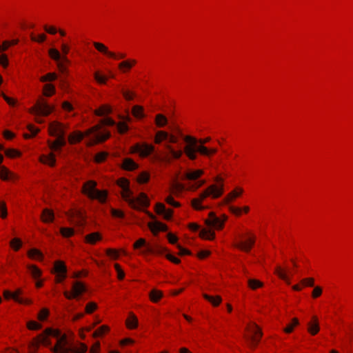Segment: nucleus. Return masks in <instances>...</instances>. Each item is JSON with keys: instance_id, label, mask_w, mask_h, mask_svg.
<instances>
[{"instance_id": "1", "label": "nucleus", "mask_w": 353, "mask_h": 353, "mask_svg": "<svg viewBox=\"0 0 353 353\" xmlns=\"http://www.w3.org/2000/svg\"><path fill=\"white\" fill-rule=\"evenodd\" d=\"M52 336L57 339V343L54 347H51L52 352L54 353H85L88 347L83 343H79L78 346H74L67 339V336L61 334L59 330L47 328L45 331L34 339L29 345L32 350H37L40 344L46 346H50L51 341L48 339Z\"/></svg>"}, {"instance_id": "2", "label": "nucleus", "mask_w": 353, "mask_h": 353, "mask_svg": "<svg viewBox=\"0 0 353 353\" xmlns=\"http://www.w3.org/2000/svg\"><path fill=\"white\" fill-rule=\"evenodd\" d=\"M184 140L188 143L184 148V152L187 157L191 160L196 159V152L205 156H210V154L216 152V149H208L203 145L205 143L210 141V137L197 140L190 136H186L185 137Z\"/></svg>"}, {"instance_id": "3", "label": "nucleus", "mask_w": 353, "mask_h": 353, "mask_svg": "<svg viewBox=\"0 0 353 353\" xmlns=\"http://www.w3.org/2000/svg\"><path fill=\"white\" fill-rule=\"evenodd\" d=\"M110 134L105 130H101L100 126L96 125L82 133L79 131L74 132L68 137V141L71 144L80 142L85 137H89L91 144L102 142L108 139Z\"/></svg>"}, {"instance_id": "4", "label": "nucleus", "mask_w": 353, "mask_h": 353, "mask_svg": "<svg viewBox=\"0 0 353 353\" xmlns=\"http://www.w3.org/2000/svg\"><path fill=\"white\" fill-rule=\"evenodd\" d=\"M223 182L221 178L216 179V183L209 186L205 191L201 192L199 198L194 199L192 201V206L196 210H202L204 208L201 205L202 200L208 196L213 198L219 197L223 193Z\"/></svg>"}, {"instance_id": "5", "label": "nucleus", "mask_w": 353, "mask_h": 353, "mask_svg": "<svg viewBox=\"0 0 353 353\" xmlns=\"http://www.w3.org/2000/svg\"><path fill=\"white\" fill-rule=\"evenodd\" d=\"M49 132L52 136L57 137V139L50 144L52 150H57L66 144L64 130L60 123H51L49 126Z\"/></svg>"}, {"instance_id": "6", "label": "nucleus", "mask_w": 353, "mask_h": 353, "mask_svg": "<svg viewBox=\"0 0 353 353\" xmlns=\"http://www.w3.org/2000/svg\"><path fill=\"white\" fill-rule=\"evenodd\" d=\"M97 183L94 181H89L84 183L83 192L89 198L97 199L101 203H105L107 197L105 191H101L96 189Z\"/></svg>"}, {"instance_id": "7", "label": "nucleus", "mask_w": 353, "mask_h": 353, "mask_svg": "<svg viewBox=\"0 0 353 353\" xmlns=\"http://www.w3.org/2000/svg\"><path fill=\"white\" fill-rule=\"evenodd\" d=\"M262 334L259 328L254 323H249L244 326V340L245 338L252 343L256 344L261 336Z\"/></svg>"}, {"instance_id": "8", "label": "nucleus", "mask_w": 353, "mask_h": 353, "mask_svg": "<svg viewBox=\"0 0 353 353\" xmlns=\"http://www.w3.org/2000/svg\"><path fill=\"white\" fill-rule=\"evenodd\" d=\"M49 56L57 63V67L61 73L67 72L65 64L69 63L70 61L66 56H61L59 51L56 48H50L48 50Z\"/></svg>"}, {"instance_id": "9", "label": "nucleus", "mask_w": 353, "mask_h": 353, "mask_svg": "<svg viewBox=\"0 0 353 353\" xmlns=\"http://www.w3.org/2000/svg\"><path fill=\"white\" fill-rule=\"evenodd\" d=\"M124 200L134 209H137L140 206H147L149 204L148 196L144 193H141L136 198L132 196V194H130V196H124Z\"/></svg>"}, {"instance_id": "10", "label": "nucleus", "mask_w": 353, "mask_h": 353, "mask_svg": "<svg viewBox=\"0 0 353 353\" xmlns=\"http://www.w3.org/2000/svg\"><path fill=\"white\" fill-rule=\"evenodd\" d=\"M52 110L53 108L50 106L44 99H41L30 110V112L37 116H48Z\"/></svg>"}, {"instance_id": "11", "label": "nucleus", "mask_w": 353, "mask_h": 353, "mask_svg": "<svg viewBox=\"0 0 353 353\" xmlns=\"http://www.w3.org/2000/svg\"><path fill=\"white\" fill-rule=\"evenodd\" d=\"M225 221V217H219L214 212H210L208 219L205 220V224L209 228L220 230L223 228Z\"/></svg>"}, {"instance_id": "12", "label": "nucleus", "mask_w": 353, "mask_h": 353, "mask_svg": "<svg viewBox=\"0 0 353 353\" xmlns=\"http://www.w3.org/2000/svg\"><path fill=\"white\" fill-rule=\"evenodd\" d=\"M86 291L85 286L79 281L74 282L72 285V292L70 293L68 291L64 292V296L68 299L77 298L81 294Z\"/></svg>"}, {"instance_id": "13", "label": "nucleus", "mask_w": 353, "mask_h": 353, "mask_svg": "<svg viewBox=\"0 0 353 353\" xmlns=\"http://www.w3.org/2000/svg\"><path fill=\"white\" fill-rule=\"evenodd\" d=\"M154 148L153 145L148 144V143H138L136 144L133 147V150L134 152H137L140 156L143 157H148L152 152H153Z\"/></svg>"}, {"instance_id": "14", "label": "nucleus", "mask_w": 353, "mask_h": 353, "mask_svg": "<svg viewBox=\"0 0 353 353\" xmlns=\"http://www.w3.org/2000/svg\"><path fill=\"white\" fill-rule=\"evenodd\" d=\"M54 272L57 274V282L60 283L66 277L67 268L63 262L58 261L54 263Z\"/></svg>"}, {"instance_id": "15", "label": "nucleus", "mask_w": 353, "mask_h": 353, "mask_svg": "<svg viewBox=\"0 0 353 353\" xmlns=\"http://www.w3.org/2000/svg\"><path fill=\"white\" fill-rule=\"evenodd\" d=\"M93 45L99 52L108 56L109 57L113 59H123L125 57V54L123 53H120L117 55L115 53L109 51L108 48L102 43L94 42Z\"/></svg>"}, {"instance_id": "16", "label": "nucleus", "mask_w": 353, "mask_h": 353, "mask_svg": "<svg viewBox=\"0 0 353 353\" xmlns=\"http://www.w3.org/2000/svg\"><path fill=\"white\" fill-rule=\"evenodd\" d=\"M256 236L248 231L244 230V252H249L254 245Z\"/></svg>"}, {"instance_id": "17", "label": "nucleus", "mask_w": 353, "mask_h": 353, "mask_svg": "<svg viewBox=\"0 0 353 353\" xmlns=\"http://www.w3.org/2000/svg\"><path fill=\"white\" fill-rule=\"evenodd\" d=\"M156 212L158 214L162 215L165 219L169 220L172 216L173 211L167 209L163 203H159L156 205Z\"/></svg>"}, {"instance_id": "18", "label": "nucleus", "mask_w": 353, "mask_h": 353, "mask_svg": "<svg viewBox=\"0 0 353 353\" xmlns=\"http://www.w3.org/2000/svg\"><path fill=\"white\" fill-rule=\"evenodd\" d=\"M118 185L122 189V197L124 199V196H130L132 194L130 190V183L128 180L125 179H120L117 182Z\"/></svg>"}, {"instance_id": "19", "label": "nucleus", "mask_w": 353, "mask_h": 353, "mask_svg": "<svg viewBox=\"0 0 353 353\" xmlns=\"http://www.w3.org/2000/svg\"><path fill=\"white\" fill-rule=\"evenodd\" d=\"M3 296L6 299H12L14 301L21 304H30L32 303L29 299H18L17 296H13L12 292L9 290H4Z\"/></svg>"}, {"instance_id": "20", "label": "nucleus", "mask_w": 353, "mask_h": 353, "mask_svg": "<svg viewBox=\"0 0 353 353\" xmlns=\"http://www.w3.org/2000/svg\"><path fill=\"white\" fill-rule=\"evenodd\" d=\"M102 237L99 232H92L85 236V241L89 244L94 245L101 240Z\"/></svg>"}, {"instance_id": "21", "label": "nucleus", "mask_w": 353, "mask_h": 353, "mask_svg": "<svg viewBox=\"0 0 353 353\" xmlns=\"http://www.w3.org/2000/svg\"><path fill=\"white\" fill-rule=\"evenodd\" d=\"M137 61L134 59H129L124 61L121 62L119 64V68L123 72H125L127 70L132 68L133 65L136 64Z\"/></svg>"}, {"instance_id": "22", "label": "nucleus", "mask_w": 353, "mask_h": 353, "mask_svg": "<svg viewBox=\"0 0 353 353\" xmlns=\"http://www.w3.org/2000/svg\"><path fill=\"white\" fill-rule=\"evenodd\" d=\"M308 331L312 335H315L319 331L318 319L316 316H313L312 322L308 323Z\"/></svg>"}, {"instance_id": "23", "label": "nucleus", "mask_w": 353, "mask_h": 353, "mask_svg": "<svg viewBox=\"0 0 353 353\" xmlns=\"http://www.w3.org/2000/svg\"><path fill=\"white\" fill-rule=\"evenodd\" d=\"M54 218L53 211L49 209H44L41 214V219L45 223L52 222Z\"/></svg>"}, {"instance_id": "24", "label": "nucleus", "mask_w": 353, "mask_h": 353, "mask_svg": "<svg viewBox=\"0 0 353 353\" xmlns=\"http://www.w3.org/2000/svg\"><path fill=\"white\" fill-rule=\"evenodd\" d=\"M122 167L124 170L131 171L137 168V164L132 159L126 158L123 161Z\"/></svg>"}, {"instance_id": "25", "label": "nucleus", "mask_w": 353, "mask_h": 353, "mask_svg": "<svg viewBox=\"0 0 353 353\" xmlns=\"http://www.w3.org/2000/svg\"><path fill=\"white\" fill-rule=\"evenodd\" d=\"M203 174L201 170H190L185 174V178L188 180H196Z\"/></svg>"}, {"instance_id": "26", "label": "nucleus", "mask_w": 353, "mask_h": 353, "mask_svg": "<svg viewBox=\"0 0 353 353\" xmlns=\"http://www.w3.org/2000/svg\"><path fill=\"white\" fill-rule=\"evenodd\" d=\"M150 229L153 232H158L159 231H166L168 230L167 225L159 221H156L150 225Z\"/></svg>"}, {"instance_id": "27", "label": "nucleus", "mask_w": 353, "mask_h": 353, "mask_svg": "<svg viewBox=\"0 0 353 353\" xmlns=\"http://www.w3.org/2000/svg\"><path fill=\"white\" fill-rule=\"evenodd\" d=\"M41 161L43 163L48 164L50 166H54L55 164V157L53 154L49 155H43L41 157Z\"/></svg>"}, {"instance_id": "28", "label": "nucleus", "mask_w": 353, "mask_h": 353, "mask_svg": "<svg viewBox=\"0 0 353 353\" xmlns=\"http://www.w3.org/2000/svg\"><path fill=\"white\" fill-rule=\"evenodd\" d=\"M203 296L204 297L205 299L210 301L214 306L219 305L222 300L221 296H216L214 297V296H210L207 294H203Z\"/></svg>"}, {"instance_id": "29", "label": "nucleus", "mask_w": 353, "mask_h": 353, "mask_svg": "<svg viewBox=\"0 0 353 353\" xmlns=\"http://www.w3.org/2000/svg\"><path fill=\"white\" fill-rule=\"evenodd\" d=\"M126 325L130 329H134L137 327L138 320L133 314H130V316L126 321Z\"/></svg>"}, {"instance_id": "30", "label": "nucleus", "mask_w": 353, "mask_h": 353, "mask_svg": "<svg viewBox=\"0 0 353 353\" xmlns=\"http://www.w3.org/2000/svg\"><path fill=\"white\" fill-rule=\"evenodd\" d=\"M169 134L165 131H158L156 134L154 141L156 143H160L163 140H167Z\"/></svg>"}, {"instance_id": "31", "label": "nucleus", "mask_w": 353, "mask_h": 353, "mask_svg": "<svg viewBox=\"0 0 353 353\" xmlns=\"http://www.w3.org/2000/svg\"><path fill=\"white\" fill-rule=\"evenodd\" d=\"M155 123L158 127L161 128L168 123V119L163 114H158L156 116Z\"/></svg>"}, {"instance_id": "32", "label": "nucleus", "mask_w": 353, "mask_h": 353, "mask_svg": "<svg viewBox=\"0 0 353 353\" xmlns=\"http://www.w3.org/2000/svg\"><path fill=\"white\" fill-rule=\"evenodd\" d=\"M28 270L30 272L32 276L34 279H37L41 276V271L34 265H30L28 266Z\"/></svg>"}, {"instance_id": "33", "label": "nucleus", "mask_w": 353, "mask_h": 353, "mask_svg": "<svg viewBox=\"0 0 353 353\" xmlns=\"http://www.w3.org/2000/svg\"><path fill=\"white\" fill-rule=\"evenodd\" d=\"M28 255L30 258L37 259L39 260H41L43 258L42 253L39 250H38L35 248L30 250L28 252Z\"/></svg>"}, {"instance_id": "34", "label": "nucleus", "mask_w": 353, "mask_h": 353, "mask_svg": "<svg viewBox=\"0 0 353 353\" xmlns=\"http://www.w3.org/2000/svg\"><path fill=\"white\" fill-rule=\"evenodd\" d=\"M19 42L18 39L12 41H4L2 45H0V52L6 50L10 46L16 45Z\"/></svg>"}, {"instance_id": "35", "label": "nucleus", "mask_w": 353, "mask_h": 353, "mask_svg": "<svg viewBox=\"0 0 353 353\" xmlns=\"http://www.w3.org/2000/svg\"><path fill=\"white\" fill-rule=\"evenodd\" d=\"M55 92V88L52 84H46L43 87V94L46 97H50Z\"/></svg>"}, {"instance_id": "36", "label": "nucleus", "mask_w": 353, "mask_h": 353, "mask_svg": "<svg viewBox=\"0 0 353 353\" xmlns=\"http://www.w3.org/2000/svg\"><path fill=\"white\" fill-rule=\"evenodd\" d=\"M132 114L138 119L143 117L144 114L143 108L139 105H134L132 108Z\"/></svg>"}, {"instance_id": "37", "label": "nucleus", "mask_w": 353, "mask_h": 353, "mask_svg": "<svg viewBox=\"0 0 353 353\" xmlns=\"http://www.w3.org/2000/svg\"><path fill=\"white\" fill-rule=\"evenodd\" d=\"M248 284L250 288L252 290H256L258 288L263 286V283L256 279H250L248 281Z\"/></svg>"}, {"instance_id": "38", "label": "nucleus", "mask_w": 353, "mask_h": 353, "mask_svg": "<svg viewBox=\"0 0 353 353\" xmlns=\"http://www.w3.org/2000/svg\"><path fill=\"white\" fill-rule=\"evenodd\" d=\"M111 108L108 105H103L96 110V114L98 116H103L110 113Z\"/></svg>"}, {"instance_id": "39", "label": "nucleus", "mask_w": 353, "mask_h": 353, "mask_svg": "<svg viewBox=\"0 0 353 353\" xmlns=\"http://www.w3.org/2000/svg\"><path fill=\"white\" fill-rule=\"evenodd\" d=\"M165 148L168 150L170 154L174 159H179L183 154L181 150L176 151L170 145H165Z\"/></svg>"}, {"instance_id": "40", "label": "nucleus", "mask_w": 353, "mask_h": 353, "mask_svg": "<svg viewBox=\"0 0 353 353\" xmlns=\"http://www.w3.org/2000/svg\"><path fill=\"white\" fill-rule=\"evenodd\" d=\"M161 292L157 290H153L150 293V298L153 302H157L161 298Z\"/></svg>"}, {"instance_id": "41", "label": "nucleus", "mask_w": 353, "mask_h": 353, "mask_svg": "<svg viewBox=\"0 0 353 353\" xmlns=\"http://www.w3.org/2000/svg\"><path fill=\"white\" fill-rule=\"evenodd\" d=\"M200 235L203 239L211 240L214 237V232L207 229H203L201 231Z\"/></svg>"}, {"instance_id": "42", "label": "nucleus", "mask_w": 353, "mask_h": 353, "mask_svg": "<svg viewBox=\"0 0 353 353\" xmlns=\"http://www.w3.org/2000/svg\"><path fill=\"white\" fill-rule=\"evenodd\" d=\"M275 273L279 276V278L285 281L288 284H290L289 278L280 267L278 266L276 268Z\"/></svg>"}, {"instance_id": "43", "label": "nucleus", "mask_w": 353, "mask_h": 353, "mask_svg": "<svg viewBox=\"0 0 353 353\" xmlns=\"http://www.w3.org/2000/svg\"><path fill=\"white\" fill-rule=\"evenodd\" d=\"M28 128L30 131V134H28V133L24 134V137L26 139H30V138L32 137L33 136H35L39 132V129L35 128L32 125H29L28 126Z\"/></svg>"}, {"instance_id": "44", "label": "nucleus", "mask_w": 353, "mask_h": 353, "mask_svg": "<svg viewBox=\"0 0 353 353\" xmlns=\"http://www.w3.org/2000/svg\"><path fill=\"white\" fill-rule=\"evenodd\" d=\"M11 172L4 166L0 167V177L3 180H8L10 178Z\"/></svg>"}, {"instance_id": "45", "label": "nucleus", "mask_w": 353, "mask_h": 353, "mask_svg": "<svg viewBox=\"0 0 353 353\" xmlns=\"http://www.w3.org/2000/svg\"><path fill=\"white\" fill-rule=\"evenodd\" d=\"M27 327L30 330H38L41 329L42 325L34 321H30L27 323Z\"/></svg>"}, {"instance_id": "46", "label": "nucleus", "mask_w": 353, "mask_h": 353, "mask_svg": "<svg viewBox=\"0 0 353 353\" xmlns=\"http://www.w3.org/2000/svg\"><path fill=\"white\" fill-rule=\"evenodd\" d=\"M60 232L63 236L70 237L74 234V231L70 228H61Z\"/></svg>"}, {"instance_id": "47", "label": "nucleus", "mask_w": 353, "mask_h": 353, "mask_svg": "<svg viewBox=\"0 0 353 353\" xmlns=\"http://www.w3.org/2000/svg\"><path fill=\"white\" fill-rule=\"evenodd\" d=\"M150 179V174L147 172H143L138 176V181L141 183H147Z\"/></svg>"}, {"instance_id": "48", "label": "nucleus", "mask_w": 353, "mask_h": 353, "mask_svg": "<svg viewBox=\"0 0 353 353\" xmlns=\"http://www.w3.org/2000/svg\"><path fill=\"white\" fill-rule=\"evenodd\" d=\"M57 76L55 73H48L47 74L41 77L40 80L42 82L52 81L57 79Z\"/></svg>"}, {"instance_id": "49", "label": "nucleus", "mask_w": 353, "mask_h": 353, "mask_svg": "<svg viewBox=\"0 0 353 353\" xmlns=\"http://www.w3.org/2000/svg\"><path fill=\"white\" fill-rule=\"evenodd\" d=\"M299 325V320L296 318L292 319L291 323L287 325V327L284 329V332L286 333H290L292 332L294 326Z\"/></svg>"}, {"instance_id": "50", "label": "nucleus", "mask_w": 353, "mask_h": 353, "mask_svg": "<svg viewBox=\"0 0 353 353\" xmlns=\"http://www.w3.org/2000/svg\"><path fill=\"white\" fill-rule=\"evenodd\" d=\"M49 315V310L46 308H43L39 313L38 314V319L41 321H44L46 320Z\"/></svg>"}, {"instance_id": "51", "label": "nucleus", "mask_w": 353, "mask_h": 353, "mask_svg": "<svg viewBox=\"0 0 353 353\" xmlns=\"http://www.w3.org/2000/svg\"><path fill=\"white\" fill-rule=\"evenodd\" d=\"M10 244L14 250L17 251L21 248L22 243L19 239L14 238L10 241Z\"/></svg>"}, {"instance_id": "52", "label": "nucleus", "mask_w": 353, "mask_h": 353, "mask_svg": "<svg viewBox=\"0 0 353 353\" xmlns=\"http://www.w3.org/2000/svg\"><path fill=\"white\" fill-rule=\"evenodd\" d=\"M109 327L106 325H102L98 328L93 334L94 336L97 337L102 336L104 333L108 331Z\"/></svg>"}, {"instance_id": "53", "label": "nucleus", "mask_w": 353, "mask_h": 353, "mask_svg": "<svg viewBox=\"0 0 353 353\" xmlns=\"http://www.w3.org/2000/svg\"><path fill=\"white\" fill-rule=\"evenodd\" d=\"M8 215L6 204L4 201H0V216L2 219L6 218Z\"/></svg>"}, {"instance_id": "54", "label": "nucleus", "mask_w": 353, "mask_h": 353, "mask_svg": "<svg viewBox=\"0 0 353 353\" xmlns=\"http://www.w3.org/2000/svg\"><path fill=\"white\" fill-rule=\"evenodd\" d=\"M31 40L32 41L42 43L46 39V36L44 34H39L38 37L34 36L33 34H30Z\"/></svg>"}, {"instance_id": "55", "label": "nucleus", "mask_w": 353, "mask_h": 353, "mask_svg": "<svg viewBox=\"0 0 353 353\" xmlns=\"http://www.w3.org/2000/svg\"><path fill=\"white\" fill-rule=\"evenodd\" d=\"M71 216L72 217H77V219H79V224H82L81 222L84 220V216H83L82 212L81 210H74L72 213Z\"/></svg>"}, {"instance_id": "56", "label": "nucleus", "mask_w": 353, "mask_h": 353, "mask_svg": "<svg viewBox=\"0 0 353 353\" xmlns=\"http://www.w3.org/2000/svg\"><path fill=\"white\" fill-rule=\"evenodd\" d=\"M118 131L121 133H125L128 130V126L125 122H121L117 124Z\"/></svg>"}, {"instance_id": "57", "label": "nucleus", "mask_w": 353, "mask_h": 353, "mask_svg": "<svg viewBox=\"0 0 353 353\" xmlns=\"http://www.w3.org/2000/svg\"><path fill=\"white\" fill-rule=\"evenodd\" d=\"M97 307V306L95 303L90 302L87 304L85 307V312L88 314H91L96 310Z\"/></svg>"}, {"instance_id": "58", "label": "nucleus", "mask_w": 353, "mask_h": 353, "mask_svg": "<svg viewBox=\"0 0 353 353\" xmlns=\"http://www.w3.org/2000/svg\"><path fill=\"white\" fill-rule=\"evenodd\" d=\"M108 156V154L104 152H101L98 153L95 157V160L97 163L103 162L105 160L106 157Z\"/></svg>"}, {"instance_id": "59", "label": "nucleus", "mask_w": 353, "mask_h": 353, "mask_svg": "<svg viewBox=\"0 0 353 353\" xmlns=\"http://www.w3.org/2000/svg\"><path fill=\"white\" fill-rule=\"evenodd\" d=\"M106 254L113 259H117L119 256L118 251L114 249H108L106 250Z\"/></svg>"}, {"instance_id": "60", "label": "nucleus", "mask_w": 353, "mask_h": 353, "mask_svg": "<svg viewBox=\"0 0 353 353\" xmlns=\"http://www.w3.org/2000/svg\"><path fill=\"white\" fill-rule=\"evenodd\" d=\"M154 252L153 246L146 243L145 245H144V249L141 251V253L143 254H153Z\"/></svg>"}, {"instance_id": "61", "label": "nucleus", "mask_w": 353, "mask_h": 353, "mask_svg": "<svg viewBox=\"0 0 353 353\" xmlns=\"http://www.w3.org/2000/svg\"><path fill=\"white\" fill-rule=\"evenodd\" d=\"M0 65L3 68H6L8 65V59L6 54H1L0 55Z\"/></svg>"}, {"instance_id": "62", "label": "nucleus", "mask_w": 353, "mask_h": 353, "mask_svg": "<svg viewBox=\"0 0 353 353\" xmlns=\"http://www.w3.org/2000/svg\"><path fill=\"white\" fill-rule=\"evenodd\" d=\"M165 201L167 202L168 204H169L173 207H175V208H177L180 205V204L177 201H174L173 197L171 196H168L165 199Z\"/></svg>"}, {"instance_id": "63", "label": "nucleus", "mask_w": 353, "mask_h": 353, "mask_svg": "<svg viewBox=\"0 0 353 353\" xmlns=\"http://www.w3.org/2000/svg\"><path fill=\"white\" fill-rule=\"evenodd\" d=\"M111 214L114 217H117V218H123L124 217V213L119 210L112 208V209H111Z\"/></svg>"}, {"instance_id": "64", "label": "nucleus", "mask_w": 353, "mask_h": 353, "mask_svg": "<svg viewBox=\"0 0 353 353\" xmlns=\"http://www.w3.org/2000/svg\"><path fill=\"white\" fill-rule=\"evenodd\" d=\"M146 241L144 239H139L134 243V248L139 249L145 245Z\"/></svg>"}]
</instances>
